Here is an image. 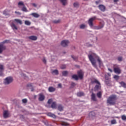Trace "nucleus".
<instances>
[{"label": "nucleus", "instance_id": "nucleus-1", "mask_svg": "<svg viewBox=\"0 0 126 126\" xmlns=\"http://www.w3.org/2000/svg\"><path fill=\"white\" fill-rule=\"evenodd\" d=\"M88 58L90 62L92 63V64H93L94 67H97V65L96 64V61H95V59L98 62L99 67L104 66L103 65V62H102L101 58H100V57L97 56L96 54L92 53L91 54L88 55Z\"/></svg>", "mask_w": 126, "mask_h": 126}, {"label": "nucleus", "instance_id": "nucleus-2", "mask_svg": "<svg viewBox=\"0 0 126 126\" xmlns=\"http://www.w3.org/2000/svg\"><path fill=\"white\" fill-rule=\"evenodd\" d=\"M117 100V96L115 95L110 96L107 99V103L110 105H115Z\"/></svg>", "mask_w": 126, "mask_h": 126}, {"label": "nucleus", "instance_id": "nucleus-3", "mask_svg": "<svg viewBox=\"0 0 126 126\" xmlns=\"http://www.w3.org/2000/svg\"><path fill=\"white\" fill-rule=\"evenodd\" d=\"M83 72L81 70L78 71V76L77 75H73L72 78L75 80H78V78L80 79H82L83 78Z\"/></svg>", "mask_w": 126, "mask_h": 126}, {"label": "nucleus", "instance_id": "nucleus-4", "mask_svg": "<svg viewBox=\"0 0 126 126\" xmlns=\"http://www.w3.org/2000/svg\"><path fill=\"white\" fill-rule=\"evenodd\" d=\"M113 68L114 72L117 73V74H121V73H122V70L120 68V66H119V65H114Z\"/></svg>", "mask_w": 126, "mask_h": 126}, {"label": "nucleus", "instance_id": "nucleus-5", "mask_svg": "<svg viewBox=\"0 0 126 126\" xmlns=\"http://www.w3.org/2000/svg\"><path fill=\"white\" fill-rule=\"evenodd\" d=\"M12 81H13V79L12 77H7L4 80V84H5V85H8V84H10Z\"/></svg>", "mask_w": 126, "mask_h": 126}, {"label": "nucleus", "instance_id": "nucleus-6", "mask_svg": "<svg viewBox=\"0 0 126 126\" xmlns=\"http://www.w3.org/2000/svg\"><path fill=\"white\" fill-rule=\"evenodd\" d=\"M95 19H96V16L93 17L89 19L88 23L91 28H92V27H93V21L94 20H95Z\"/></svg>", "mask_w": 126, "mask_h": 126}, {"label": "nucleus", "instance_id": "nucleus-7", "mask_svg": "<svg viewBox=\"0 0 126 126\" xmlns=\"http://www.w3.org/2000/svg\"><path fill=\"white\" fill-rule=\"evenodd\" d=\"M68 44H69V41L67 40H64L61 42V46L62 47H67Z\"/></svg>", "mask_w": 126, "mask_h": 126}, {"label": "nucleus", "instance_id": "nucleus-8", "mask_svg": "<svg viewBox=\"0 0 126 126\" xmlns=\"http://www.w3.org/2000/svg\"><path fill=\"white\" fill-rule=\"evenodd\" d=\"M3 115L4 119L8 118V117H9V112H8V110H4Z\"/></svg>", "mask_w": 126, "mask_h": 126}, {"label": "nucleus", "instance_id": "nucleus-9", "mask_svg": "<svg viewBox=\"0 0 126 126\" xmlns=\"http://www.w3.org/2000/svg\"><path fill=\"white\" fill-rule=\"evenodd\" d=\"M104 27V25L101 26H94L92 27L93 29H94V30H100V29H102Z\"/></svg>", "mask_w": 126, "mask_h": 126}, {"label": "nucleus", "instance_id": "nucleus-10", "mask_svg": "<svg viewBox=\"0 0 126 126\" xmlns=\"http://www.w3.org/2000/svg\"><path fill=\"white\" fill-rule=\"evenodd\" d=\"M38 100L39 101H44L45 100V95L42 94H39Z\"/></svg>", "mask_w": 126, "mask_h": 126}, {"label": "nucleus", "instance_id": "nucleus-11", "mask_svg": "<svg viewBox=\"0 0 126 126\" xmlns=\"http://www.w3.org/2000/svg\"><path fill=\"white\" fill-rule=\"evenodd\" d=\"M98 8L101 10V11H105L106 10V7L104 6L103 5H99L98 6Z\"/></svg>", "mask_w": 126, "mask_h": 126}, {"label": "nucleus", "instance_id": "nucleus-12", "mask_svg": "<svg viewBox=\"0 0 126 126\" xmlns=\"http://www.w3.org/2000/svg\"><path fill=\"white\" fill-rule=\"evenodd\" d=\"M3 50H5V46L3 45V44L0 43V54L2 53Z\"/></svg>", "mask_w": 126, "mask_h": 126}, {"label": "nucleus", "instance_id": "nucleus-13", "mask_svg": "<svg viewBox=\"0 0 126 126\" xmlns=\"http://www.w3.org/2000/svg\"><path fill=\"white\" fill-rule=\"evenodd\" d=\"M3 65L0 64V76L3 75Z\"/></svg>", "mask_w": 126, "mask_h": 126}, {"label": "nucleus", "instance_id": "nucleus-14", "mask_svg": "<svg viewBox=\"0 0 126 126\" xmlns=\"http://www.w3.org/2000/svg\"><path fill=\"white\" fill-rule=\"evenodd\" d=\"M91 99L93 101H94V102L97 101V99L96 98V94L92 93L91 95Z\"/></svg>", "mask_w": 126, "mask_h": 126}, {"label": "nucleus", "instance_id": "nucleus-15", "mask_svg": "<svg viewBox=\"0 0 126 126\" xmlns=\"http://www.w3.org/2000/svg\"><path fill=\"white\" fill-rule=\"evenodd\" d=\"M94 91H98V90H100V89H101V84H99L98 85H96L95 87H94Z\"/></svg>", "mask_w": 126, "mask_h": 126}, {"label": "nucleus", "instance_id": "nucleus-16", "mask_svg": "<svg viewBox=\"0 0 126 126\" xmlns=\"http://www.w3.org/2000/svg\"><path fill=\"white\" fill-rule=\"evenodd\" d=\"M47 115L48 117H51V118H53V119H56V115L51 112L48 113L47 114Z\"/></svg>", "mask_w": 126, "mask_h": 126}, {"label": "nucleus", "instance_id": "nucleus-17", "mask_svg": "<svg viewBox=\"0 0 126 126\" xmlns=\"http://www.w3.org/2000/svg\"><path fill=\"white\" fill-rule=\"evenodd\" d=\"M29 39L32 40V41H36V40H37V36L32 35L29 37Z\"/></svg>", "mask_w": 126, "mask_h": 126}, {"label": "nucleus", "instance_id": "nucleus-18", "mask_svg": "<svg viewBox=\"0 0 126 126\" xmlns=\"http://www.w3.org/2000/svg\"><path fill=\"white\" fill-rule=\"evenodd\" d=\"M48 91L49 92H55V91H56V88L53 87H50L48 88Z\"/></svg>", "mask_w": 126, "mask_h": 126}, {"label": "nucleus", "instance_id": "nucleus-19", "mask_svg": "<svg viewBox=\"0 0 126 126\" xmlns=\"http://www.w3.org/2000/svg\"><path fill=\"white\" fill-rule=\"evenodd\" d=\"M58 109L59 111H60V112H62V111H63V106L62 104H59Z\"/></svg>", "mask_w": 126, "mask_h": 126}, {"label": "nucleus", "instance_id": "nucleus-20", "mask_svg": "<svg viewBox=\"0 0 126 126\" xmlns=\"http://www.w3.org/2000/svg\"><path fill=\"white\" fill-rule=\"evenodd\" d=\"M11 27L13 29V30H17V27L14 24V23H12L11 24Z\"/></svg>", "mask_w": 126, "mask_h": 126}, {"label": "nucleus", "instance_id": "nucleus-21", "mask_svg": "<svg viewBox=\"0 0 126 126\" xmlns=\"http://www.w3.org/2000/svg\"><path fill=\"white\" fill-rule=\"evenodd\" d=\"M31 15H32V16H33V17H35V18H38V17H40V15H39L37 13H32L31 14Z\"/></svg>", "mask_w": 126, "mask_h": 126}, {"label": "nucleus", "instance_id": "nucleus-22", "mask_svg": "<svg viewBox=\"0 0 126 126\" xmlns=\"http://www.w3.org/2000/svg\"><path fill=\"white\" fill-rule=\"evenodd\" d=\"M67 0H60L61 2H62L63 5H66L67 3Z\"/></svg>", "mask_w": 126, "mask_h": 126}, {"label": "nucleus", "instance_id": "nucleus-23", "mask_svg": "<svg viewBox=\"0 0 126 126\" xmlns=\"http://www.w3.org/2000/svg\"><path fill=\"white\" fill-rule=\"evenodd\" d=\"M51 108H52V109H56V108H57V103L56 102H53L52 103Z\"/></svg>", "mask_w": 126, "mask_h": 126}, {"label": "nucleus", "instance_id": "nucleus-24", "mask_svg": "<svg viewBox=\"0 0 126 126\" xmlns=\"http://www.w3.org/2000/svg\"><path fill=\"white\" fill-rule=\"evenodd\" d=\"M53 74H56V75H58L59 74V71L58 70H54L52 71Z\"/></svg>", "mask_w": 126, "mask_h": 126}, {"label": "nucleus", "instance_id": "nucleus-25", "mask_svg": "<svg viewBox=\"0 0 126 126\" xmlns=\"http://www.w3.org/2000/svg\"><path fill=\"white\" fill-rule=\"evenodd\" d=\"M84 95V93L82 92H80L77 93V96L78 97H81V96H83Z\"/></svg>", "mask_w": 126, "mask_h": 126}, {"label": "nucleus", "instance_id": "nucleus-26", "mask_svg": "<svg viewBox=\"0 0 126 126\" xmlns=\"http://www.w3.org/2000/svg\"><path fill=\"white\" fill-rule=\"evenodd\" d=\"M15 21L17 22V23H19V24H22V21L19 19H16L14 20Z\"/></svg>", "mask_w": 126, "mask_h": 126}, {"label": "nucleus", "instance_id": "nucleus-27", "mask_svg": "<svg viewBox=\"0 0 126 126\" xmlns=\"http://www.w3.org/2000/svg\"><path fill=\"white\" fill-rule=\"evenodd\" d=\"M80 29H85V28H86V26L85 24H81L80 26Z\"/></svg>", "mask_w": 126, "mask_h": 126}, {"label": "nucleus", "instance_id": "nucleus-28", "mask_svg": "<svg viewBox=\"0 0 126 126\" xmlns=\"http://www.w3.org/2000/svg\"><path fill=\"white\" fill-rule=\"evenodd\" d=\"M22 10L23 11H25V12H28V10H27V8L25 6H23V8H22Z\"/></svg>", "mask_w": 126, "mask_h": 126}, {"label": "nucleus", "instance_id": "nucleus-29", "mask_svg": "<svg viewBox=\"0 0 126 126\" xmlns=\"http://www.w3.org/2000/svg\"><path fill=\"white\" fill-rule=\"evenodd\" d=\"M121 85L124 88H126V84L124 82H121L120 83Z\"/></svg>", "mask_w": 126, "mask_h": 126}, {"label": "nucleus", "instance_id": "nucleus-30", "mask_svg": "<svg viewBox=\"0 0 126 126\" xmlns=\"http://www.w3.org/2000/svg\"><path fill=\"white\" fill-rule=\"evenodd\" d=\"M96 95L98 98H101V97H102V93L101 92H99L97 93Z\"/></svg>", "mask_w": 126, "mask_h": 126}, {"label": "nucleus", "instance_id": "nucleus-31", "mask_svg": "<svg viewBox=\"0 0 126 126\" xmlns=\"http://www.w3.org/2000/svg\"><path fill=\"white\" fill-rule=\"evenodd\" d=\"M68 74V72L66 71H64L62 72V74L63 76H66Z\"/></svg>", "mask_w": 126, "mask_h": 126}, {"label": "nucleus", "instance_id": "nucleus-32", "mask_svg": "<svg viewBox=\"0 0 126 126\" xmlns=\"http://www.w3.org/2000/svg\"><path fill=\"white\" fill-rule=\"evenodd\" d=\"M93 83H96L97 85L100 84V82H99V81H98V80L97 79H94L93 81Z\"/></svg>", "mask_w": 126, "mask_h": 126}, {"label": "nucleus", "instance_id": "nucleus-33", "mask_svg": "<svg viewBox=\"0 0 126 126\" xmlns=\"http://www.w3.org/2000/svg\"><path fill=\"white\" fill-rule=\"evenodd\" d=\"M53 22V23H55V24H58V23H60V22H61V20H55Z\"/></svg>", "mask_w": 126, "mask_h": 126}, {"label": "nucleus", "instance_id": "nucleus-34", "mask_svg": "<svg viewBox=\"0 0 126 126\" xmlns=\"http://www.w3.org/2000/svg\"><path fill=\"white\" fill-rule=\"evenodd\" d=\"M18 5L19 6H24L25 5H24V3H23V1H20L18 2Z\"/></svg>", "mask_w": 126, "mask_h": 126}, {"label": "nucleus", "instance_id": "nucleus-35", "mask_svg": "<svg viewBox=\"0 0 126 126\" xmlns=\"http://www.w3.org/2000/svg\"><path fill=\"white\" fill-rule=\"evenodd\" d=\"M25 24L26 25L29 26L31 24V22H30V21H25Z\"/></svg>", "mask_w": 126, "mask_h": 126}, {"label": "nucleus", "instance_id": "nucleus-36", "mask_svg": "<svg viewBox=\"0 0 126 126\" xmlns=\"http://www.w3.org/2000/svg\"><path fill=\"white\" fill-rule=\"evenodd\" d=\"M73 6L74 7H78V6H79V4H78V3L77 2H76L74 3Z\"/></svg>", "mask_w": 126, "mask_h": 126}, {"label": "nucleus", "instance_id": "nucleus-37", "mask_svg": "<svg viewBox=\"0 0 126 126\" xmlns=\"http://www.w3.org/2000/svg\"><path fill=\"white\" fill-rule=\"evenodd\" d=\"M114 78L116 80H119V78H120V77L117 75H115L114 76Z\"/></svg>", "mask_w": 126, "mask_h": 126}, {"label": "nucleus", "instance_id": "nucleus-38", "mask_svg": "<svg viewBox=\"0 0 126 126\" xmlns=\"http://www.w3.org/2000/svg\"><path fill=\"white\" fill-rule=\"evenodd\" d=\"M90 118H91L92 117H94V112H92L89 113Z\"/></svg>", "mask_w": 126, "mask_h": 126}, {"label": "nucleus", "instance_id": "nucleus-39", "mask_svg": "<svg viewBox=\"0 0 126 126\" xmlns=\"http://www.w3.org/2000/svg\"><path fill=\"white\" fill-rule=\"evenodd\" d=\"M9 43V40H4L2 43H1V44L3 45V44H5V43Z\"/></svg>", "mask_w": 126, "mask_h": 126}, {"label": "nucleus", "instance_id": "nucleus-40", "mask_svg": "<svg viewBox=\"0 0 126 126\" xmlns=\"http://www.w3.org/2000/svg\"><path fill=\"white\" fill-rule=\"evenodd\" d=\"M117 124V121L115 120H113L111 121V125H115Z\"/></svg>", "mask_w": 126, "mask_h": 126}, {"label": "nucleus", "instance_id": "nucleus-41", "mask_svg": "<svg viewBox=\"0 0 126 126\" xmlns=\"http://www.w3.org/2000/svg\"><path fill=\"white\" fill-rule=\"evenodd\" d=\"M118 61H119V62H122L123 61V57H118Z\"/></svg>", "mask_w": 126, "mask_h": 126}, {"label": "nucleus", "instance_id": "nucleus-42", "mask_svg": "<svg viewBox=\"0 0 126 126\" xmlns=\"http://www.w3.org/2000/svg\"><path fill=\"white\" fill-rule=\"evenodd\" d=\"M122 120H123V121H126V115H123L122 116Z\"/></svg>", "mask_w": 126, "mask_h": 126}, {"label": "nucleus", "instance_id": "nucleus-43", "mask_svg": "<svg viewBox=\"0 0 126 126\" xmlns=\"http://www.w3.org/2000/svg\"><path fill=\"white\" fill-rule=\"evenodd\" d=\"M71 58H73V59L74 60V61H77V57L72 56Z\"/></svg>", "mask_w": 126, "mask_h": 126}, {"label": "nucleus", "instance_id": "nucleus-44", "mask_svg": "<svg viewBox=\"0 0 126 126\" xmlns=\"http://www.w3.org/2000/svg\"><path fill=\"white\" fill-rule=\"evenodd\" d=\"M52 102H53V100H52V99H50L48 101V104H52Z\"/></svg>", "mask_w": 126, "mask_h": 126}, {"label": "nucleus", "instance_id": "nucleus-45", "mask_svg": "<svg viewBox=\"0 0 126 126\" xmlns=\"http://www.w3.org/2000/svg\"><path fill=\"white\" fill-rule=\"evenodd\" d=\"M22 102L23 103H27V99H23L22 100Z\"/></svg>", "mask_w": 126, "mask_h": 126}, {"label": "nucleus", "instance_id": "nucleus-46", "mask_svg": "<svg viewBox=\"0 0 126 126\" xmlns=\"http://www.w3.org/2000/svg\"><path fill=\"white\" fill-rule=\"evenodd\" d=\"M61 68L62 69H64V68H65V65H63L61 66Z\"/></svg>", "mask_w": 126, "mask_h": 126}, {"label": "nucleus", "instance_id": "nucleus-47", "mask_svg": "<svg viewBox=\"0 0 126 126\" xmlns=\"http://www.w3.org/2000/svg\"><path fill=\"white\" fill-rule=\"evenodd\" d=\"M62 126H68V124L66 123H63L62 124Z\"/></svg>", "mask_w": 126, "mask_h": 126}, {"label": "nucleus", "instance_id": "nucleus-48", "mask_svg": "<svg viewBox=\"0 0 126 126\" xmlns=\"http://www.w3.org/2000/svg\"><path fill=\"white\" fill-rule=\"evenodd\" d=\"M71 86H72V87H74V86H75L76 84H75V83H72L71 84Z\"/></svg>", "mask_w": 126, "mask_h": 126}, {"label": "nucleus", "instance_id": "nucleus-49", "mask_svg": "<svg viewBox=\"0 0 126 126\" xmlns=\"http://www.w3.org/2000/svg\"><path fill=\"white\" fill-rule=\"evenodd\" d=\"M15 13H16V14H18V15H20V14H21V13H20V12H17V11H15Z\"/></svg>", "mask_w": 126, "mask_h": 126}, {"label": "nucleus", "instance_id": "nucleus-50", "mask_svg": "<svg viewBox=\"0 0 126 126\" xmlns=\"http://www.w3.org/2000/svg\"><path fill=\"white\" fill-rule=\"evenodd\" d=\"M43 62L44 63H47V61L46 60V59L44 58L43 59Z\"/></svg>", "mask_w": 126, "mask_h": 126}, {"label": "nucleus", "instance_id": "nucleus-51", "mask_svg": "<svg viewBox=\"0 0 126 126\" xmlns=\"http://www.w3.org/2000/svg\"><path fill=\"white\" fill-rule=\"evenodd\" d=\"M32 4L34 7H37V4H36V3H33Z\"/></svg>", "mask_w": 126, "mask_h": 126}, {"label": "nucleus", "instance_id": "nucleus-52", "mask_svg": "<svg viewBox=\"0 0 126 126\" xmlns=\"http://www.w3.org/2000/svg\"><path fill=\"white\" fill-rule=\"evenodd\" d=\"M58 87L59 88H62V84H58Z\"/></svg>", "mask_w": 126, "mask_h": 126}, {"label": "nucleus", "instance_id": "nucleus-53", "mask_svg": "<svg viewBox=\"0 0 126 126\" xmlns=\"http://www.w3.org/2000/svg\"><path fill=\"white\" fill-rule=\"evenodd\" d=\"M108 70L110 71V72H112L113 71V70H112V69L110 68H108Z\"/></svg>", "mask_w": 126, "mask_h": 126}, {"label": "nucleus", "instance_id": "nucleus-54", "mask_svg": "<svg viewBox=\"0 0 126 126\" xmlns=\"http://www.w3.org/2000/svg\"><path fill=\"white\" fill-rule=\"evenodd\" d=\"M119 1V0H114V2H118Z\"/></svg>", "mask_w": 126, "mask_h": 126}, {"label": "nucleus", "instance_id": "nucleus-55", "mask_svg": "<svg viewBox=\"0 0 126 126\" xmlns=\"http://www.w3.org/2000/svg\"><path fill=\"white\" fill-rule=\"evenodd\" d=\"M31 91L32 92L34 91V89H33V88H31Z\"/></svg>", "mask_w": 126, "mask_h": 126}, {"label": "nucleus", "instance_id": "nucleus-56", "mask_svg": "<svg viewBox=\"0 0 126 126\" xmlns=\"http://www.w3.org/2000/svg\"><path fill=\"white\" fill-rule=\"evenodd\" d=\"M5 11H4L3 13V14H4L5 15H6V14H5Z\"/></svg>", "mask_w": 126, "mask_h": 126}, {"label": "nucleus", "instance_id": "nucleus-57", "mask_svg": "<svg viewBox=\"0 0 126 126\" xmlns=\"http://www.w3.org/2000/svg\"><path fill=\"white\" fill-rule=\"evenodd\" d=\"M28 86H31V84L28 85Z\"/></svg>", "mask_w": 126, "mask_h": 126}, {"label": "nucleus", "instance_id": "nucleus-58", "mask_svg": "<svg viewBox=\"0 0 126 126\" xmlns=\"http://www.w3.org/2000/svg\"><path fill=\"white\" fill-rule=\"evenodd\" d=\"M96 40H97V37H96Z\"/></svg>", "mask_w": 126, "mask_h": 126}]
</instances>
